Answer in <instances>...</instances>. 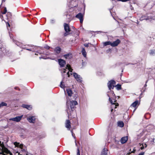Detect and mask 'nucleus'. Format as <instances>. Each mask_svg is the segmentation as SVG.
<instances>
[{"label": "nucleus", "instance_id": "46", "mask_svg": "<svg viewBox=\"0 0 155 155\" xmlns=\"http://www.w3.org/2000/svg\"><path fill=\"white\" fill-rule=\"evenodd\" d=\"M109 10H110V12L111 13V15L112 16V13H111V11L112 10V8H111L110 9H109Z\"/></svg>", "mask_w": 155, "mask_h": 155}, {"label": "nucleus", "instance_id": "27", "mask_svg": "<svg viewBox=\"0 0 155 155\" xmlns=\"http://www.w3.org/2000/svg\"><path fill=\"white\" fill-rule=\"evenodd\" d=\"M66 91L68 95L69 96H71L72 94V91L70 89H66Z\"/></svg>", "mask_w": 155, "mask_h": 155}, {"label": "nucleus", "instance_id": "32", "mask_svg": "<svg viewBox=\"0 0 155 155\" xmlns=\"http://www.w3.org/2000/svg\"><path fill=\"white\" fill-rule=\"evenodd\" d=\"M7 106V104L4 102H2L0 104V108L3 106Z\"/></svg>", "mask_w": 155, "mask_h": 155}, {"label": "nucleus", "instance_id": "13", "mask_svg": "<svg viewBox=\"0 0 155 155\" xmlns=\"http://www.w3.org/2000/svg\"><path fill=\"white\" fill-rule=\"evenodd\" d=\"M120 41L119 39H117L115 41L113 42H111V46L112 47H115L117 46L120 43Z\"/></svg>", "mask_w": 155, "mask_h": 155}, {"label": "nucleus", "instance_id": "54", "mask_svg": "<svg viewBox=\"0 0 155 155\" xmlns=\"http://www.w3.org/2000/svg\"><path fill=\"white\" fill-rule=\"evenodd\" d=\"M111 108V112H112L113 111V108Z\"/></svg>", "mask_w": 155, "mask_h": 155}, {"label": "nucleus", "instance_id": "59", "mask_svg": "<svg viewBox=\"0 0 155 155\" xmlns=\"http://www.w3.org/2000/svg\"><path fill=\"white\" fill-rule=\"evenodd\" d=\"M1 56H0V61L1 60Z\"/></svg>", "mask_w": 155, "mask_h": 155}, {"label": "nucleus", "instance_id": "42", "mask_svg": "<svg viewBox=\"0 0 155 155\" xmlns=\"http://www.w3.org/2000/svg\"><path fill=\"white\" fill-rule=\"evenodd\" d=\"M55 21L54 19H51V23L52 24H54L55 23Z\"/></svg>", "mask_w": 155, "mask_h": 155}, {"label": "nucleus", "instance_id": "44", "mask_svg": "<svg viewBox=\"0 0 155 155\" xmlns=\"http://www.w3.org/2000/svg\"><path fill=\"white\" fill-rule=\"evenodd\" d=\"M144 152H142L140 153L138 155H144Z\"/></svg>", "mask_w": 155, "mask_h": 155}, {"label": "nucleus", "instance_id": "56", "mask_svg": "<svg viewBox=\"0 0 155 155\" xmlns=\"http://www.w3.org/2000/svg\"><path fill=\"white\" fill-rule=\"evenodd\" d=\"M132 64V65L134 64H132V63H129V64ZM128 65V64H126V65Z\"/></svg>", "mask_w": 155, "mask_h": 155}, {"label": "nucleus", "instance_id": "45", "mask_svg": "<svg viewBox=\"0 0 155 155\" xmlns=\"http://www.w3.org/2000/svg\"><path fill=\"white\" fill-rule=\"evenodd\" d=\"M0 17L2 19V21H4V20L3 19V16L2 15L0 14Z\"/></svg>", "mask_w": 155, "mask_h": 155}, {"label": "nucleus", "instance_id": "21", "mask_svg": "<svg viewBox=\"0 0 155 155\" xmlns=\"http://www.w3.org/2000/svg\"><path fill=\"white\" fill-rule=\"evenodd\" d=\"M14 145L15 146V147H19L20 148H22V147L23 146V145L22 144H20L19 143H18L16 142H15L14 143Z\"/></svg>", "mask_w": 155, "mask_h": 155}, {"label": "nucleus", "instance_id": "49", "mask_svg": "<svg viewBox=\"0 0 155 155\" xmlns=\"http://www.w3.org/2000/svg\"><path fill=\"white\" fill-rule=\"evenodd\" d=\"M7 14H8V15H11V13L8 12Z\"/></svg>", "mask_w": 155, "mask_h": 155}, {"label": "nucleus", "instance_id": "47", "mask_svg": "<svg viewBox=\"0 0 155 155\" xmlns=\"http://www.w3.org/2000/svg\"><path fill=\"white\" fill-rule=\"evenodd\" d=\"M6 25H7V27H8V26L9 27L10 26V25L8 22H7V23H6Z\"/></svg>", "mask_w": 155, "mask_h": 155}, {"label": "nucleus", "instance_id": "6", "mask_svg": "<svg viewBox=\"0 0 155 155\" xmlns=\"http://www.w3.org/2000/svg\"><path fill=\"white\" fill-rule=\"evenodd\" d=\"M116 82L114 80H111L108 81L107 83V86L109 90H110L111 89H113L115 87Z\"/></svg>", "mask_w": 155, "mask_h": 155}, {"label": "nucleus", "instance_id": "35", "mask_svg": "<svg viewBox=\"0 0 155 155\" xmlns=\"http://www.w3.org/2000/svg\"><path fill=\"white\" fill-rule=\"evenodd\" d=\"M44 48H45L46 49L48 50L50 49V46H48V45H45L44 46Z\"/></svg>", "mask_w": 155, "mask_h": 155}, {"label": "nucleus", "instance_id": "7", "mask_svg": "<svg viewBox=\"0 0 155 155\" xmlns=\"http://www.w3.org/2000/svg\"><path fill=\"white\" fill-rule=\"evenodd\" d=\"M73 74L74 77L78 82L80 83L82 82V78L80 75L76 73H74Z\"/></svg>", "mask_w": 155, "mask_h": 155}, {"label": "nucleus", "instance_id": "17", "mask_svg": "<svg viewBox=\"0 0 155 155\" xmlns=\"http://www.w3.org/2000/svg\"><path fill=\"white\" fill-rule=\"evenodd\" d=\"M64 57L66 59H70L72 58V54L69 53L64 55Z\"/></svg>", "mask_w": 155, "mask_h": 155}, {"label": "nucleus", "instance_id": "16", "mask_svg": "<svg viewBox=\"0 0 155 155\" xmlns=\"http://www.w3.org/2000/svg\"><path fill=\"white\" fill-rule=\"evenodd\" d=\"M64 30L66 32H68L70 31V29L68 24L64 23Z\"/></svg>", "mask_w": 155, "mask_h": 155}, {"label": "nucleus", "instance_id": "19", "mask_svg": "<svg viewBox=\"0 0 155 155\" xmlns=\"http://www.w3.org/2000/svg\"><path fill=\"white\" fill-rule=\"evenodd\" d=\"M61 48L59 46L56 47L54 49V51L56 54H59L61 51Z\"/></svg>", "mask_w": 155, "mask_h": 155}, {"label": "nucleus", "instance_id": "26", "mask_svg": "<svg viewBox=\"0 0 155 155\" xmlns=\"http://www.w3.org/2000/svg\"><path fill=\"white\" fill-rule=\"evenodd\" d=\"M149 54L150 55L154 56L155 55V50L154 49L150 50L149 51Z\"/></svg>", "mask_w": 155, "mask_h": 155}, {"label": "nucleus", "instance_id": "24", "mask_svg": "<svg viewBox=\"0 0 155 155\" xmlns=\"http://www.w3.org/2000/svg\"><path fill=\"white\" fill-rule=\"evenodd\" d=\"M114 101H113V102L114 105H113V104H111L112 106L111 107V108H114V109H115L117 108V107L118 106L119 104L118 103H117V104L115 103V101H116V100H115L114 99Z\"/></svg>", "mask_w": 155, "mask_h": 155}, {"label": "nucleus", "instance_id": "25", "mask_svg": "<svg viewBox=\"0 0 155 155\" xmlns=\"http://www.w3.org/2000/svg\"><path fill=\"white\" fill-rule=\"evenodd\" d=\"M81 52L84 57L85 58H86L87 56V53L84 48H82V50L81 51Z\"/></svg>", "mask_w": 155, "mask_h": 155}, {"label": "nucleus", "instance_id": "15", "mask_svg": "<svg viewBox=\"0 0 155 155\" xmlns=\"http://www.w3.org/2000/svg\"><path fill=\"white\" fill-rule=\"evenodd\" d=\"M66 17L67 19H68V21H70L74 18V15L72 13H68L66 15Z\"/></svg>", "mask_w": 155, "mask_h": 155}, {"label": "nucleus", "instance_id": "8", "mask_svg": "<svg viewBox=\"0 0 155 155\" xmlns=\"http://www.w3.org/2000/svg\"><path fill=\"white\" fill-rule=\"evenodd\" d=\"M23 115L16 116L15 117L10 118L9 120H12L16 122H19L21 119Z\"/></svg>", "mask_w": 155, "mask_h": 155}, {"label": "nucleus", "instance_id": "1", "mask_svg": "<svg viewBox=\"0 0 155 155\" xmlns=\"http://www.w3.org/2000/svg\"><path fill=\"white\" fill-rule=\"evenodd\" d=\"M70 66L69 64H68L66 65V69L64 68L63 70V73L62 74V75L63 77L62 81L61 82L60 87H61L63 88L64 91H65L64 88L65 86L64 85L62 84L63 81L64 80L65 78L67 79L68 77H70V74L71 75L72 70L71 69V71L70 70Z\"/></svg>", "mask_w": 155, "mask_h": 155}, {"label": "nucleus", "instance_id": "34", "mask_svg": "<svg viewBox=\"0 0 155 155\" xmlns=\"http://www.w3.org/2000/svg\"><path fill=\"white\" fill-rule=\"evenodd\" d=\"M146 89H147V88L143 86V87L142 88V89H141V94L143 93L145 91Z\"/></svg>", "mask_w": 155, "mask_h": 155}, {"label": "nucleus", "instance_id": "11", "mask_svg": "<svg viewBox=\"0 0 155 155\" xmlns=\"http://www.w3.org/2000/svg\"><path fill=\"white\" fill-rule=\"evenodd\" d=\"M75 17L79 19L80 22L81 23H82L83 21V14L82 13L79 12L75 16Z\"/></svg>", "mask_w": 155, "mask_h": 155}, {"label": "nucleus", "instance_id": "40", "mask_svg": "<svg viewBox=\"0 0 155 155\" xmlns=\"http://www.w3.org/2000/svg\"><path fill=\"white\" fill-rule=\"evenodd\" d=\"M71 132L72 133V136L74 137V139H75L76 138V137H75V134L74 133H73V131L72 130H71Z\"/></svg>", "mask_w": 155, "mask_h": 155}, {"label": "nucleus", "instance_id": "51", "mask_svg": "<svg viewBox=\"0 0 155 155\" xmlns=\"http://www.w3.org/2000/svg\"><path fill=\"white\" fill-rule=\"evenodd\" d=\"M101 72H97V74L98 75H101Z\"/></svg>", "mask_w": 155, "mask_h": 155}, {"label": "nucleus", "instance_id": "38", "mask_svg": "<svg viewBox=\"0 0 155 155\" xmlns=\"http://www.w3.org/2000/svg\"><path fill=\"white\" fill-rule=\"evenodd\" d=\"M4 146L3 144L1 143V142L0 141V146H1V147H0V150H2L3 149V147Z\"/></svg>", "mask_w": 155, "mask_h": 155}, {"label": "nucleus", "instance_id": "31", "mask_svg": "<svg viewBox=\"0 0 155 155\" xmlns=\"http://www.w3.org/2000/svg\"><path fill=\"white\" fill-rule=\"evenodd\" d=\"M117 90H119L121 89V85L119 84H117L115 86Z\"/></svg>", "mask_w": 155, "mask_h": 155}, {"label": "nucleus", "instance_id": "23", "mask_svg": "<svg viewBox=\"0 0 155 155\" xmlns=\"http://www.w3.org/2000/svg\"><path fill=\"white\" fill-rule=\"evenodd\" d=\"M127 140L128 138L127 137H123L121 139V143L122 144H124L127 141Z\"/></svg>", "mask_w": 155, "mask_h": 155}, {"label": "nucleus", "instance_id": "33", "mask_svg": "<svg viewBox=\"0 0 155 155\" xmlns=\"http://www.w3.org/2000/svg\"><path fill=\"white\" fill-rule=\"evenodd\" d=\"M141 145H142V146L141 147L140 149L142 150H143L144 148V145L145 146V147H146L147 146V145L146 143H144V145L143 143L142 144H141L140 146Z\"/></svg>", "mask_w": 155, "mask_h": 155}, {"label": "nucleus", "instance_id": "2", "mask_svg": "<svg viewBox=\"0 0 155 155\" xmlns=\"http://www.w3.org/2000/svg\"><path fill=\"white\" fill-rule=\"evenodd\" d=\"M78 104V103L76 101H70L69 103V106L68 105V102L66 103L67 109L66 111L68 115L71 114L70 109L71 111H73L76 108L75 106Z\"/></svg>", "mask_w": 155, "mask_h": 155}, {"label": "nucleus", "instance_id": "5", "mask_svg": "<svg viewBox=\"0 0 155 155\" xmlns=\"http://www.w3.org/2000/svg\"><path fill=\"white\" fill-rule=\"evenodd\" d=\"M110 91H108L107 93V95L109 97V101L111 104H113V101L111 99H113V97L114 98L115 96V94H114V91H112L110 90Z\"/></svg>", "mask_w": 155, "mask_h": 155}, {"label": "nucleus", "instance_id": "36", "mask_svg": "<svg viewBox=\"0 0 155 155\" xmlns=\"http://www.w3.org/2000/svg\"><path fill=\"white\" fill-rule=\"evenodd\" d=\"M7 9L6 7L4 8V11L3 12H2V13L3 14H5L7 12Z\"/></svg>", "mask_w": 155, "mask_h": 155}, {"label": "nucleus", "instance_id": "3", "mask_svg": "<svg viewBox=\"0 0 155 155\" xmlns=\"http://www.w3.org/2000/svg\"><path fill=\"white\" fill-rule=\"evenodd\" d=\"M8 51L6 49L5 46V44L0 40V53L2 55H8Z\"/></svg>", "mask_w": 155, "mask_h": 155}, {"label": "nucleus", "instance_id": "60", "mask_svg": "<svg viewBox=\"0 0 155 155\" xmlns=\"http://www.w3.org/2000/svg\"><path fill=\"white\" fill-rule=\"evenodd\" d=\"M41 49L42 50L43 49V48L42 47H41Z\"/></svg>", "mask_w": 155, "mask_h": 155}, {"label": "nucleus", "instance_id": "4", "mask_svg": "<svg viewBox=\"0 0 155 155\" xmlns=\"http://www.w3.org/2000/svg\"><path fill=\"white\" fill-rule=\"evenodd\" d=\"M148 14H147L142 16L140 18V21H142L143 20L146 21H151L152 20H154L155 18L154 17L151 15H148Z\"/></svg>", "mask_w": 155, "mask_h": 155}, {"label": "nucleus", "instance_id": "61", "mask_svg": "<svg viewBox=\"0 0 155 155\" xmlns=\"http://www.w3.org/2000/svg\"><path fill=\"white\" fill-rule=\"evenodd\" d=\"M40 59L41 58H42V57H40L39 58Z\"/></svg>", "mask_w": 155, "mask_h": 155}, {"label": "nucleus", "instance_id": "43", "mask_svg": "<svg viewBox=\"0 0 155 155\" xmlns=\"http://www.w3.org/2000/svg\"><path fill=\"white\" fill-rule=\"evenodd\" d=\"M148 80H147V81H146V82H145V84H144V86H143L144 87H147V82H148Z\"/></svg>", "mask_w": 155, "mask_h": 155}, {"label": "nucleus", "instance_id": "62", "mask_svg": "<svg viewBox=\"0 0 155 155\" xmlns=\"http://www.w3.org/2000/svg\"><path fill=\"white\" fill-rule=\"evenodd\" d=\"M113 18H114V19H115V18H114V17H113Z\"/></svg>", "mask_w": 155, "mask_h": 155}, {"label": "nucleus", "instance_id": "18", "mask_svg": "<svg viewBox=\"0 0 155 155\" xmlns=\"http://www.w3.org/2000/svg\"><path fill=\"white\" fill-rule=\"evenodd\" d=\"M65 127L68 129H69L71 127V122L70 121L68 120H67L65 123Z\"/></svg>", "mask_w": 155, "mask_h": 155}, {"label": "nucleus", "instance_id": "39", "mask_svg": "<svg viewBox=\"0 0 155 155\" xmlns=\"http://www.w3.org/2000/svg\"><path fill=\"white\" fill-rule=\"evenodd\" d=\"M87 64V63L85 62H84L83 61V62H82V65L83 66H84L86 65Z\"/></svg>", "mask_w": 155, "mask_h": 155}, {"label": "nucleus", "instance_id": "30", "mask_svg": "<svg viewBox=\"0 0 155 155\" xmlns=\"http://www.w3.org/2000/svg\"><path fill=\"white\" fill-rule=\"evenodd\" d=\"M124 123L122 121H119L118 123V125L120 127H123L124 126Z\"/></svg>", "mask_w": 155, "mask_h": 155}, {"label": "nucleus", "instance_id": "41", "mask_svg": "<svg viewBox=\"0 0 155 155\" xmlns=\"http://www.w3.org/2000/svg\"><path fill=\"white\" fill-rule=\"evenodd\" d=\"M77 155H80V150L78 148L77 149Z\"/></svg>", "mask_w": 155, "mask_h": 155}, {"label": "nucleus", "instance_id": "48", "mask_svg": "<svg viewBox=\"0 0 155 155\" xmlns=\"http://www.w3.org/2000/svg\"><path fill=\"white\" fill-rule=\"evenodd\" d=\"M15 89L16 90H19V89L17 87H15Z\"/></svg>", "mask_w": 155, "mask_h": 155}, {"label": "nucleus", "instance_id": "22", "mask_svg": "<svg viewBox=\"0 0 155 155\" xmlns=\"http://www.w3.org/2000/svg\"><path fill=\"white\" fill-rule=\"evenodd\" d=\"M21 106L23 107L26 108L29 110H31L32 109V107L31 106L28 105L23 104Z\"/></svg>", "mask_w": 155, "mask_h": 155}, {"label": "nucleus", "instance_id": "50", "mask_svg": "<svg viewBox=\"0 0 155 155\" xmlns=\"http://www.w3.org/2000/svg\"><path fill=\"white\" fill-rule=\"evenodd\" d=\"M43 52L44 54H46V55H48V54H49V53H48L47 52L46 53H44V51Z\"/></svg>", "mask_w": 155, "mask_h": 155}, {"label": "nucleus", "instance_id": "14", "mask_svg": "<svg viewBox=\"0 0 155 155\" xmlns=\"http://www.w3.org/2000/svg\"><path fill=\"white\" fill-rule=\"evenodd\" d=\"M27 120L29 122L34 123L35 122V118L34 116H30L27 117Z\"/></svg>", "mask_w": 155, "mask_h": 155}, {"label": "nucleus", "instance_id": "10", "mask_svg": "<svg viewBox=\"0 0 155 155\" xmlns=\"http://www.w3.org/2000/svg\"><path fill=\"white\" fill-rule=\"evenodd\" d=\"M31 47H32L33 48H32L29 49V48H25V49L27 50L32 51V52H35L36 53H39L40 54H41L42 53V52H39L38 51H35L36 49H38V47L36 46H31Z\"/></svg>", "mask_w": 155, "mask_h": 155}, {"label": "nucleus", "instance_id": "55", "mask_svg": "<svg viewBox=\"0 0 155 155\" xmlns=\"http://www.w3.org/2000/svg\"><path fill=\"white\" fill-rule=\"evenodd\" d=\"M67 35V33H65V34H64V36H66Z\"/></svg>", "mask_w": 155, "mask_h": 155}, {"label": "nucleus", "instance_id": "52", "mask_svg": "<svg viewBox=\"0 0 155 155\" xmlns=\"http://www.w3.org/2000/svg\"><path fill=\"white\" fill-rule=\"evenodd\" d=\"M6 0H2V2H4Z\"/></svg>", "mask_w": 155, "mask_h": 155}, {"label": "nucleus", "instance_id": "58", "mask_svg": "<svg viewBox=\"0 0 155 155\" xmlns=\"http://www.w3.org/2000/svg\"><path fill=\"white\" fill-rule=\"evenodd\" d=\"M75 145H76V146H77V144L76 143V140H75Z\"/></svg>", "mask_w": 155, "mask_h": 155}, {"label": "nucleus", "instance_id": "28", "mask_svg": "<svg viewBox=\"0 0 155 155\" xmlns=\"http://www.w3.org/2000/svg\"><path fill=\"white\" fill-rule=\"evenodd\" d=\"M138 102H139L138 100L136 101L131 104V106L133 107H136L137 105L138 104Z\"/></svg>", "mask_w": 155, "mask_h": 155}, {"label": "nucleus", "instance_id": "29", "mask_svg": "<svg viewBox=\"0 0 155 155\" xmlns=\"http://www.w3.org/2000/svg\"><path fill=\"white\" fill-rule=\"evenodd\" d=\"M109 45H110L111 46V42L110 41H106L103 43L104 46H106Z\"/></svg>", "mask_w": 155, "mask_h": 155}, {"label": "nucleus", "instance_id": "37", "mask_svg": "<svg viewBox=\"0 0 155 155\" xmlns=\"http://www.w3.org/2000/svg\"><path fill=\"white\" fill-rule=\"evenodd\" d=\"M89 44H90L91 45V43H88V44H87V43H85L84 44V45L85 47H89Z\"/></svg>", "mask_w": 155, "mask_h": 155}, {"label": "nucleus", "instance_id": "12", "mask_svg": "<svg viewBox=\"0 0 155 155\" xmlns=\"http://www.w3.org/2000/svg\"><path fill=\"white\" fill-rule=\"evenodd\" d=\"M9 34L11 39L12 40L13 42L15 43L18 46L21 47V44L19 42L15 41L14 39L13 38V35L12 34L10 33V32H9Z\"/></svg>", "mask_w": 155, "mask_h": 155}, {"label": "nucleus", "instance_id": "20", "mask_svg": "<svg viewBox=\"0 0 155 155\" xmlns=\"http://www.w3.org/2000/svg\"><path fill=\"white\" fill-rule=\"evenodd\" d=\"M108 150L105 148H104L101 152V155H107Z\"/></svg>", "mask_w": 155, "mask_h": 155}, {"label": "nucleus", "instance_id": "57", "mask_svg": "<svg viewBox=\"0 0 155 155\" xmlns=\"http://www.w3.org/2000/svg\"><path fill=\"white\" fill-rule=\"evenodd\" d=\"M155 140V139L154 138H153V141L154 142V140Z\"/></svg>", "mask_w": 155, "mask_h": 155}, {"label": "nucleus", "instance_id": "9", "mask_svg": "<svg viewBox=\"0 0 155 155\" xmlns=\"http://www.w3.org/2000/svg\"><path fill=\"white\" fill-rule=\"evenodd\" d=\"M58 62L60 67L61 68L64 67L66 64L65 61L61 58L58 59Z\"/></svg>", "mask_w": 155, "mask_h": 155}, {"label": "nucleus", "instance_id": "53", "mask_svg": "<svg viewBox=\"0 0 155 155\" xmlns=\"http://www.w3.org/2000/svg\"><path fill=\"white\" fill-rule=\"evenodd\" d=\"M99 32L101 33V32H102V31H97L95 32Z\"/></svg>", "mask_w": 155, "mask_h": 155}]
</instances>
